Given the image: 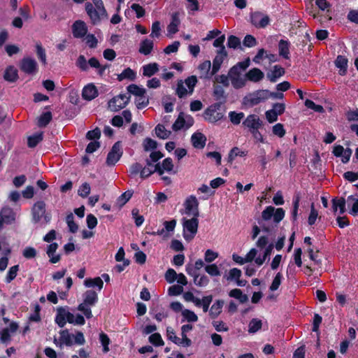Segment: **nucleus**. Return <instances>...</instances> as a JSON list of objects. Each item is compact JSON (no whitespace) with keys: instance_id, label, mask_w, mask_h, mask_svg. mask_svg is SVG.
I'll return each mask as SVG.
<instances>
[{"instance_id":"f257e3e1","label":"nucleus","mask_w":358,"mask_h":358,"mask_svg":"<svg viewBox=\"0 0 358 358\" xmlns=\"http://www.w3.org/2000/svg\"><path fill=\"white\" fill-rule=\"evenodd\" d=\"M97 301V293L92 289L87 290L83 294V302L78 306V310L82 312L87 319H90L92 317L90 307L94 306Z\"/></svg>"},{"instance_id":"f03ea898","label":"nucleus","mask_w":358,"mask_h":358,"mask_svg":"<svg viewBox=\"0 0 358 358\" xmlns=\"http://www.w3.org/2000/svg\"><path fill=\"white\" fill-rule=\"evenodd\" d=\"M197 83V78L195 76H191L184 81L180 80L178 81L176 94L182 99L193 93L194 87Z\"/></svg>"},{"instance_id":"7ed1b4c3","label":"nucleus","mask_w":358,"mask_h":358,"mask_svg":"<svg viewBox=\"0 0 358 358\" xmlns=\"http://www.w3.org/2000/svg\"><path fill=\"white\" fill-rule=\"evenodd\" d=\"M270 92L268 90H259L247 94L243 99L244 105L252 107L269 99Z\"/></svg>"},{"instance_id":"20e7f679","label":"nucleus","mask_w":358,"mask_h":358,"mask_svg":"<svg viewBox=\"0 0 358 358\" xmlns=\"http://www.w3.org/2000/svg\"><path fill=\"white\" fill-rule=\"evenodd\" d=\"M198 217H193L191 219L182 218L183 237L187 241H192L197 233L199 220Z\"/></svg>"},{"instance_id":"39448f33","label":"nucleus","mask_w":358,"mask_h":358,"mask_svg":"<svg viewBox=\"0 0 358 358\" xmlns=\"http://www.w3.org/2000/svg\"><path fill=\"white\" fill-rule=\"evenodd\" d=\"M271 22L269 16L260 11H255L250 13V22L256 28H265Z\"/></svg>"},{"instance_id":"423d86ee","label":"nucleus","mask_w":358,"mask_h":358,"mask_svg":"<svg viewBox=\"0 0 358 358\" xmlns=\"http://www.w3.org/2000/svg\"><path fill=\"white\" fill-rule=\"evenodd\" d=\"M20 70L28 75H35L38 72V67L36 61L30 57H24L20 62Z\"/></svg>"},{"instance_id":"0eeeda50","label":"nucleus","mask_w":358,"mask_h":358,"mask_svg":"<svg viewBox=\"0 0 358 358\" xmlns=\"http://www.w3.org/2000/svg\"><path fill=\"white\" fill-rule=\"evenodd\" d=\"M130 96L126 94H119L113 97L108 103L109 108L114 112H117L124 108L129 103Z\"/></svg>"},{"instance_id":"6e6552de","label":"nucleus","mask_w":358,"mask_h":358,"mask_svg":"<svg viewBox=\"0 0 358 358\" xmlns=\"http://www.w3.org/2000/svg\"><path fill=\"white\" fill-rule=\"evenodd\" d=\"M122 153L121 143L117 141L113 145L112 149L108 154L106 162L107 165H115L122 157Z\"/></svg>"},{"instance_id":"1a4fd4ad","label":"nucleus","mask_w":358,"mask_h":358,"mask_svg":"<svg viewBox=\"0 0 358 358\" xmlns=\"http://www.w3.org/2000/svg\"><path fill=\"white\" fill-rule=\"evenodd\" d=\"M229 76L232 86L235 89H240L246 85V78L241 76V72H238L236 68L231 67L229 71Z\"/></svg>"},{"instance_id":"9d476101","label":"nucleus","mask_w":358,"mask_h":358,"mask_svg":"<svg viewBox=\"0 0 358 358\" xmlns=\"http://www.w3.org/2000/svg\"><path fill=\"white\" fill-rule=\"evenodd\" d=\"M185 213L188 215H192L193 217H198L199 215V201L196 196H189L185 202Z\"/></svg>"},{"instance_id":"9b49d317","label":"nucleus","mask_w":358,"mask_h":358,"mask_svg":"<svg viewBox=\"0 0 358 358\" xmlns=\"http://www.w3.org/2000/svg\"><path fill=\"white\" fill-rule=\"evenodd\" d=\"M18 327L17 322H10L8 327L3 329L0 331V342L5 344L10 343L12 335L17 331Z\"/></svg>"},{"instance_id":"f8f14e48","label":"nucleus","mask_w":358,"mask_h":358,"mask_svg":"<svg viewBox=\"0 0 358 358\" xmlns=\"http://www.w3.org/2000/svg\"><path fill=\"white\" fill-rule=\"evenodd\" d=\"M262 124V121L255 114L249 115L243 122V125L250 131L261 128Z\"/></svg>"},{"instance_id":"ddd939ff","label":"nucleus","mask_w":358,"mask_h":358,"mask_svg":"<svg viewBox=\"0 0 358 358\" xmlns=\"http://www.w3.org/2000/svg\"><path fill=\"white\" fill-rule=\"evenodd\" d=\"M45 213V203L43 201L36 202L31 209L32 218L34 222H38Z\"/></svg>"},{"instance_id":"4468645a","label":"nucleus","mask_w":358,"mask_h":358,"mask_svg":"<svg viewBox=\"0 0 358 358\" xmlns=\"http://www.w3.org/2000/svg\"><path fill=\"white\" fill-rule=\"evenodd\" d=\"M227 55L228 54L226 50L219 49L217 50L216 55L213 61V64H211L213 73L216 74L220 71L222 64L225 58L227 57Z\"/></svg>"},{"instance_id":"2eb2a0df","label":"nucleus","mask_w":358,"mask_h":358,"mask_svg":"<svg viewBox=\"0 0 358 358\" xmlns=\"http://www.w3.org/2000/svg\"><path fill=\"white\" fill-rule=\"evenodd\" d=\"M164 228L160 230H158L156 232L151 233L152 235H159L162 236L164 238H168L171 236V232H173L176 226V220H171V221H165L164 222Z\"/></svg>"},{"instance_id":"dca6fc26","label":"nucleus","mask_w":358,"mask_h":358,"mask_svg":"<svg viewBox=\"0 0 358 358\" xmlns=\"http://www.w3.org/2000/svg\"><path fill=\"white\" fill-rule=\"evenodd\" d=\"M199 76L201 78L210 79L215 73H213V68L210 60H206L198 66Z\"/></svg>"},{"instance_id":"f3484780","label":"nucleus","mask_w":358,"mask_h":358,"mask_svg":"<svg viewBox=\"0 0 358 358\" xmlns=\"http://www.w3.org/2000/svg\"><path fill=\"white\" fill-rule=\"evenodd\" d=\"M275 208L273 206H267L262 213V219L258 221L259 224L262 230L268 232L271 229L269 227L266 226L264 222L270 220L273 216Z\"/></svg>"},{"instance_id":"a211bd4d","label":"nucleus","mask_w":358,"mask_h":358,"mask_svg":"<svg viewBox=\"0 0 358 358\" xmlns=\"http://www.w3.org/2000/svg\"><path fill=\"white\" fill-rule=\"evenodd\" d=\"M73 35L75 38H82L85 36L87 32L86 24L81 20L76 21L72 25Z\"/></svg>"},{"instance_id":"6ab92c4d","label":"nucleus","mask_w":358,"mask_h":358,"mask_svg":"<svg viewBox=\"0 0 358 358\" xmlns=\"http://www.w3.org/2000/svg\"><path fill=\"white\" fill-rule=\"evenodd\" d=\"M204 119L210 122H215L223 117L222 113L217 111L215 107L208 108L203 113Z\"/></svg>"},{"instance_id":"aec40b11","label":"nucleus","mask_w":358,"mask_h":358,"mask_svg":"<svg viewBox=\"0 0 358 358\" xmlns=\"http://www.w3.org/2000/svg\"><path fill=\"white\" fill-rule=\"evenodd\" d=\"M15 213L10 207H3L0 211V217H1L5 224H10L15 220Z\"/></svg>"},{"instance_id":"412c9836","label":"nucleus","mask_w":358,"mask_h":358,"mask_svg":"<svg viewBox=\"0 0 358 358\" xmlns=\"http://www.w3.org/2000/svg\"><path fill=\"white\" fill-rule=\"evenodd\" d=\"M257 254L256 248H252L246 255L245 257H240L237 255H233V260L239 264H244L245 263L251 262L255 259Z\"/></svg>"},{"instance_id":"4be33fe9","label":"nucleus","mask_w":358,"mask_h":358,"mask_svg":"<svg viewBox=\"0 0 358 358\" xmlns=\"http://www.w3.org/2000/svg\"><path fill=\"white\" fill-rule=\"evenodd\" d=\"M264 77V73L258 68H253L245 73L246 80H248L253 83L261 81Z\"/></svg>"},{"instance_id":"5701e85b","label":"nucleus","mask_w":358,"mask_h":358,"mask_svg":"<svg viewBox=\"0 0 358 358\" xmlns=\"http://www.w3.org/2000/svg\"><path fill=\"white\" fill-rule=\"evenodd\" d=\"M98 95V92L96 87L92 84L86 85L82 92V96L85 100H92Z\"/></svg>"},{"instance_id":"b1692460","label":"nucleus","mask_w":358,"mask_h":358,"mask_svg":"<svg viewBox=\"0 0 358 358\" xmlns=\"http://www.w3.org/2000/svg\"><path fill=\"white\" fill-rule=\"evenodd\" d=\"M3 78L10 83H15L18 79V71L14 66H8L4 72Z\"/></svg>"},{"instance_id":"393cba45","label":"nucleus","mask_w":358,"mask_h":358,"mask_svg":"<svg viewBox=\"0 0 358 358\" xmlns=\"http://www.w3.org/2000/svg\"><path fill=\"white\" fill-rule=\"evenodd\" d=\"M331 202L332 209L334 213H336L338 210H339V213L341 215L345 212L346 201L343 197H335L332 199Z\"/></svg>"},{"instance_id":"a878e982","label":"nucleus","mask_w":358,"mask_h":358,"mask_svg":"<svg viewBox=\"0 0 358 358\" xmlns=\"http://www.w3.org/2000/svg\"><path fill=\"white\" fill-rule=\"evenodd\" d=\"M180 24L178 13H174L171 15V21L167 27V31L169 35H172L178 32V26Z\"/></svg>"},{"instance_id":"bb28decb","label":"nucleus","mask_w":358,"mask_h":358,"mask_svg":"<svg viewBox=\"0 0 358 358\" xmlns=\"http://www.w3.org/2000/svg\"><path fill=\"white\" fill-rule=\"evenodd\" d=\"M284 74L285 69L279 65H275L273 69L267 73L266 76L271 82L275 83L278 78H280Z\"/></svg>"},{"instance_id":"cd10ccee","label":"nucleus","mask_w":358,"mask_h":358,"mask_svg":"<svg viewBox=\"0 0 358 358\" xmlns=\"http://www.w3.org/2000/svg\"><path fill=\"white\" fill-rule=\"evenodd\" d=\"M191 141L195 148L201 149L205 147L206 138L201 133H194L191 137Z\"/></svg>"},{"instance_id":"c85d7f7f","label":"nucleus","mask_w":358,"mask_h":358,"mask_svg":"<svg viewBox=\"0 0 358 358\" xmlns=\"http://www.w3.org/2000/svg\"><path fill=\"white\" fill-rule=\"evenodd\" d=\"M155 172H157L160 176L163 175V170L160 168V163L155 165L154 169L145 166L144 168L142 167L141 171V178L143 179L146 178Z\"/></svg>"},{"instance_id":"c756f323","label":"nucleus","mask_w":358,"mask_h":358,"mask_svg":"<svg viewBox=\"0 0 358 358\" xmlns=\"http://www.w3.org/2000/svg\"><path fill=\"white\" fill-rule=\"evenodd\" d=\"M224 306V301L217 300L210 307L209 310V315L211 318L215 319L217 317L222 313V307Z\"/></svg>"},{"instance_id":"7c9ffc66","label":"nucleus","mask_w":358,"mask_h":358,"mask_svg":"<svg viewBox=\"0 0 358 358\" xmlns=\"http://www.w3.org/2000/svg\"><path fill=\"white\" fill-rule=\"evenodd\" d=\"M154 47V43L152 41L145 38L143 40L139 46V52L144 55H148L150 54Z\"/></svg>"},{"instance_id":"2f4dec72","label":"nucleus","mask_w":358,"mask_h":358,"mask_svg":"<svg viewBox=\"0 0 358 358\" xmlns=\"http://www.w3.org/2000/svg\"><path fill=\"white\" fill-rule=\"evenodd\" d=\"M58 248V244L56 243H51L48 246L47 255L50 258V261L51 263L55 264L60 260L59 255H55L57 249Z\"/></svg>"},{"instance_id":"473e14b6","label":"nucleus","mask_w":358,"mask_h":358,"mask_svg":"<svg viewBox=\"0 0 358 358\" xmlns=\"http://www.w3.org/2000/svg\"><path fill=\"white\" fill-rule=\"evenodd\" d=\"M67 310H68L64 307H59L57 309L55 322L60 327H63L66 324Z\"/></svg>"},{"instance_id":"72a5a7b5","label":"nucleus","mask_w":358,"mask_h":358,"mask_svg":"<svg viewBox=\"0 0 358 358\" xmlns=\"http://www.w3.org/2000/svg\"><path fill=\"white\" fill-rule=\"evenodd\" d=\"M159 71V65L157 63H150L143 66V74L146 77H151Z\"/></svg>"},{"instance_id":"f704fd0d","label":"nucleus","mask_w":358,"mask_h":358,"mask_svg":"<svg viewBox=\"0 0 358 358\" xmlns=\"http://www.w3.org/2000/svg\"><path fill=\"white\" fill-rule=\"evenodd\" d=\"M335 65L340 69V74L345 75L347 71L348 59L342 56L338 55L335 60Z\"/></svg>"},{"instance_id":"c9c22d12","label":"nucleus","mask_w":358,"mask_h":358,"mask_svg":"<svg viewBox=\"0 0 358 358\" xmlns=\"http://www.w3.org/2000/svg\"><path fill=\"white\" fill-rule=\"evenodd\" d=\"M279 55L285 59H289V43L285 40H280L278 44Z\"/></svg>"},{"instance_id":"e433bc0d","label":"nucleus","mask_w":358,"mask_h":358,"mask_svg":"<svg viewBox=\"0 0 358 358\" xmlns=\"http://www.w3.org/2000/svg\"><path fill=\"white\" fill-rule=\"evenodd\" d=\"M84 285L87 287L96 286L100 291L103 288V282L101 278H87L84 282Z\"/></svg>"},{"instance_id":"4c0bfd02","label":"nucleus","mask_w":358,"mask_h":358,"mask_svg":"<svg viewBox=\"0 0 358 358\" xmlns=\"http://www.w3.org/2000/svg\"><path fill=\"white\" fill-rule=\"evenodd\" d=\"M52 117L51 112L48 111V112L43 113L38 118V123H37L38 126L39 127H46L51 121Z\"/></svg>"},{"instance_id":"58836bf2","label":"nucleus","mask_w":358,"mask_h":358,"mask_svg":"<svg viewBox=\"0 0 358 358\" xmlns=\"http://www.w3.org/2000/svg\"><path fill=\"white\" fill-rule=\"evenodd\" d=\"M73 336L71 335L68 330H62L60 331V338L59 341L61 344H65L68 346H70L73 344L72 337Z\"/></svg>"},{"instance_id":"ea45409f","label":"nucleus","mask_w":358,"mask_h":358,"mask_svg":"<svg viewBox=\"0 0 358 358\" xmlns=\"http://www.w3.org/2000/svg\"><path fill=\"white\" fill-rule=\"evenodd\" d=\"M262 327V320L254 318L252 319L248 325V332L250 334L256 333L257 331H259Z\"/></svg>"},{"instance_id":"a19ab883","label":"nucleus","mask_w":358,"mask_h":358,"mask_svg":"<svg viewBox=\"0 0 358 358\" xmlns=\"http://www.w3.org/2000/svg\"><path fill=\"white\" fill-rule=\"evenodd\" d=\"M127 90L130 94H132L138 97L145 95V90L140 87L136 85L131 84L127 87Z\"/></svg>"},{"instance_id":"79ce46f5","label":"nucleus","mask_w":358,"mask_h":358,"mask_svg":"<svg viewBox=\"0 0 358 358\" xmlns=\"http://www.w3.org/2000/svg\"><path fill=\"white\" fill-rule=\"evenodd\" d=\"M43 140V133L35 134L28 138L27 144L29 148H34Z\"/></svg>"},{"instance_id":"37998d69","label":"nucleus","mask_w":358,"mask_h":358,"mask_svg":"<svg viewBox=\"0 0 358 358\" xmlns=\"http://www.w3.org/2000/svg\"><path fill=\"white\" fill-rule=\"evenodd\" d=\"M155 133L157 137L162 139H166L171 135V131L166 130L165 127L162 124L157 125L155 127Z\"/></svg>"},{"instance_id":"c03bdc74","label":"nucleus","mask_w":358,"mask_h":358,"mask_svg":"<svg viewBox=\"0 0 358 358\" xmlns=\"http://www.w3.org/2000/svg\"><path fill=\"white\" fill-rule=\"evenodd\" d=\"M244 116H245V115L242 112L236 113L235 111H231L229 113V117L230 121L234 124H236V125L239 124L241 123V122L243 120V118L244 117Z\"/></svg>"},{"instance_id":"a18cd8bd","label":"nucleus","mask_w":358,"mask_h":358,"mask_svg":"<svg viewBox=\"0 0 358 358\" xmlns=\"http://www.w3.org/2000/svg\"><path fill=\"white\" fill-rule=\"evenodd\" d=\"M194 282L196 285L203 287H206L208 284L209 279L205 275H199L196 274L194 277Z\"/></svg>"},{"instance_id":"49530a36","label":"nucleus","mask_w":358,"mask_h":358,"mask_svg":"<svg viewBox=\"0 0 358 358\" xmlns=\"http://www.w3.org/2000/svg\"><path fill=\"white\" fill-rule=\"evenodd\" d=\"M247 155V152L241 150L238 148L235 147L232 148L229 154V162H231L235 157L240 156L244 157Z\"/></svg>"},{"instance_id":"de8ad7c7","label":"nucleus","mask_w":358,"mask_h":358,"mask_svg":"<svg viewBox=\"0 0 358 358\" xmlns=\"http://www.w3.org/2000/svg\"><path fill=\"white\" fill-rule=\"evenodd\" d=\"M135 77V72L130 68H127L125 70H124L121 74L118 76V80H122L124 78H128L129 80H134Z\"/></svg>"},{"instance_id":"09e8293b","label":"nucleus","mask_w":358,"mask_h":358,"mask_svg":"<svg viewBox=\"0 0 358 358\" xmlns=\"http://www.w3.org/2000/svg\"><path fill=\"white\" fill-rule=\"evenodd\" d=\"M36 55L43 64H47L45 50L41 43L36 45Z\"/></svg>"},{"instance_id":"8fccbe9b","label":"nucleus","mask_w":358,"mask_h":358,"mask_svg":"<svg viewBox=\"0 0 358 358\" xmlns=\"http://www.w3.org/2000/svg\"><path fill=\"white\" fill-rule=\"evenodd\" d=\"M206 272L211 276H219L220 275V271L218 266L215 264H208L205 266Z\"/></svg>"},{"instance_id":"3c124183","label":"nucleus","mask_w":358,"mask_h":358,"mask_svg":"<svg viewBox=\"0 0 358 358\" xmlns=\"http://www.w3.org/2000/svg\"><path fill=\"white\" fill-rule=\"evenodd\" d=\"M182 315L188 322H196L198 320L197 315L192 310L188 309H184L182 311Z\"/></svg>"},{"instance_id":"603ef678","label":"nucleus","mask_w":358,"mask_h":358,"mask_svg":"<svg viewBox=\"0 0 358 358\" xmlns=\"http://www.w3.org/2000/svg\"><path fill=\"white\" fill-rule=\"evenodd\" d=\"M18 270H19L18 265H15L9 268V271L6 277V282L7 283L10 282L13 280H14L15 278Z\"/></svg>"},{"instance_id":"864d4df0","label":"nucleus","mask_w":358,"mask_h":358,"mask_svg":"<svg viewBox=\"0 0 358 358\" xmlns=\"http://www.w3.org/2000/svg\"><path fill=\"white\" fill-rule=\"evenodd\" d=\"M160 168L164 171L170 172L173 169V160L170 157L166 158L163 160L162 163L160 164Z\"/></svg>"},{"instance_id":"5fc2aeb1","label":"nucleus","mask_w":358,"mask_h":358,"mask_svg":"<svg viewBox=\"0 0 358 358\" xmlns=\"http://www.w3.org/2000/svg\"><path fill=\"white\" fill-rule=\"evenodd\" d=\"M99 340H100L101 345H103V352H108L109 351L108 345L110 343V340L109 337L106 334L101 332L99 334Z\"/></svg>"},{"instance_id":"6e6d98bb","label":"nucleus","mask_w":358,"mask_h":358,"mask_svg":"<svg viewBox=\"0 0 358 358\" xmlns=\"http://www.w3.org/2000/svg\"><path fill=\"white\" fill-rule=\"evenodd\" d=\"M149 341L156 346H160L164 345V341L162 338V336L158 333L151 334L149 337Z\"/></svg>"},{"instance_id":"4d7b16f0","label":"nucleus","mask_w":358,"mask_h":358,"mask_svg":"<svg viewBox=\"0 0 358 358\" xmlns=\"http://www.w3.org/2000/svg\"><path fill=\"white\" fill-rule=\"evenodd\" d=\"M161 30L160 22L159 21L154 22L152 24L150 37L159 38L161 35Z\"/></svg>"},{"instance_id":"13d9d810","label":"nucleus","mask_w":358,"mask_h":358,"mask_svg":"<svg viewBox=\"0 0 358 358\" xmlns=\"http://www.w3.org/2000/svg\"><path fill=\"white\" fill-rule=\"evenodd\" d=\"M282 278V274L280 272L278 273L275 275V278H273V282L269 287L270 290H271V291L277 290L281 284Z\"/></svg>"},{"instance_id":"bf43d9fd","label":"nucleus","mask_w":358,"mask_h":358,"mask_svg":"<svg viewBox=\"0 0 358 358\" xmlns=\"http://www.w3.org/2000/svg\"><path fill=\"white\" fill-rule=\"evenodd\" d=\"M305 106L310 109L313 110L315 112L323 113L324 108L320 105L315 104L313 101L310 99H306L305 101Z\"/></svg>"},{"instance_id":"052dcab7","label":"nucleus","mask_w":358,"mask_h":358,"mask_svg":"<svg viewBox=\"0 0 358 358\" xmlns=\"http://www.w3.org/2000/svg\"><path fill=\"white\" fill-rule=\"evenodd\" d=\"M90 186L87 182L83 183L79 188L78 193L81 197L85 198L90 193Z\"/></svg>"},{"instance_id":"680f3d73","label":"nucleus","mask_w":358,"mask_h":358,"mask_svg":"<svg viewBox=\"0 0 358 358\" xmlns=\"http://www.w3.org/2000/svg\"><path fill=\"white\" fill-rule=\"evenodd\" d=\"M241 271L237 268H234L231 269L229 272V275L227 277V280L231 281L234 280H237L240 278L241 276Z\"/></svg>"},{"instance_id":"e2e57ef3","label":"nucleus","mask_w":358,"mask_h":358,"mask_svg":"<svg viewBox=\"0 0 358 358\" xmlns=\"http://www.w3.org/2000/svg\"><path fill=\"white\" fill-rule=\"evenodd\" d=\"M157 143L150 138H146L143 141V148L145 151L154 150L157 148Z\"/></svg>"},{"instance_id":"0e129e2a","label":"nucleus","mask_w":358,"mask_h":358,"mask_svg":"<svg viewBox=\"0 0 358 358\" xmlns=\"http://www.w3.org/2000/svg\"><path fill=\"white\" fill-rule=\"evenodd\" d=\"M273 217V221L275 223V225H277L285 217L284 210L281 208L275 209Z\"/></svg>"},{"instance_id":"69168bd1","label":"nucleus","mask_w":358,"mask_h":358,"mask_svg":"<svg viewBox=\"0 0 358 358\" xmlns=\"http://www.w3.org/2000/svg\"><path fill=\"white\" fill-rule=\"evenodd\" d=\"M131 215L135 220L136 225L140 227L144 222V217L139 215V210L137 208H134L131 211Z\"/></svg>"},{"instance_id":"338daca9","label":"nucleus","mask_w":358,"mask_h":358,"mask_svg":"<svg viewBox=\"0 0 358 358\" xmlns=\"http://www.w3.org/2000/svg\"><path fill=\"white\" fill-rule=\"evenodd\" d=\"M185 120L182 114H180L177 120L175 121L172 126V129L174 131L180 130L185 126Z\"/></svg>"},{"instance_id":"774afa93","label":"nucleus","mask_w":358,"mask_h":358,"mask_svg":"<svg viewBox=\"0 0 358 358\" xmlns=\"http://www.w3.org/2000/svg\"><path fill=\"white\" fill-rule=\"evenodd\" d=\"M273 133L274 135L279 136L280 138H282L285 134V130L284 129V127L282 124L278 123L275 124L273 127Z\"/></svg>"}]
</instances>
